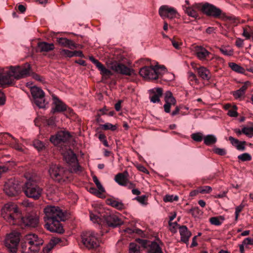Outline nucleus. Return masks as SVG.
I'll use <instances>...</instances> for the list:
<instances>
[{
    "label": "nucleus",
    "instance_id": "3",
    "mask_svg": "<svg viewBox=\"0 0 253 253\" xmlns=\"http://www.w3.org/2000/svg\"><path fill=\"white\" fill-rule=\"evenodd\" d=\"M43 241L35 234H29L25 236L24 241L21 243L22 253H36L40 250Z\"/></svg>",
    "mask_w": 253,
    "mask_h": 253
},
{
    "label": "nucleus",
    "instance_id": "45",
    "mask_svg": "<svg viewBox=\"0 0 253 253\" xmlns=\"http://www.w3.org/2000/svg\"><path fill=\"white\" fill-rule=\"evenodd\" d=\"M198 188L200 193L202 194L209 193L212 191L211 187L209 186H201L199 187Z\"/></svg>",
    "mask_w": 253,
    "mask_h": 253
},
{
    "label": "nucleus",
    "instance_id": "53",
    "mask_svg": "<svg viewBox=\"0 0 253 253\" xmlns=\"http://www.w3.org/2000/svg\"><path fill=\"white\" fill-rule=\"evenodd\" d=\"M81 171H82V168L78 164L72 167L71 169V172H74L76 173H80Z\"/></svg>",
    "mask_w": 253,
    "mask_h": 253
},
{
    "label": "nucleus",
    "instance_id": "10",
    "mask_svg": "<svg viewBox=\"0 0 253 253\" xmlns=\"http://www.w3.org/2000/svg\"><path fill=\"white\" fill-rule=\"evenodd\" d=\"M14 78L16 80H19L22 78H26L30 75L31 70V67L30 64L26 63L21 66H11L9 67Z\"/></svg>",
    "mask_w": 253,
    "mask_h": 253
},
{
    "label": "nucleus",
    "instance_id": "34",
    "mask_svg": "<svg viewBox=\"0 0 253 253\" xmlns=\"http://www.w3.org/2000/svg\"><path fill=\"white\" fill-rule=\"evenodd\" d=\"M97 68L100 71V74L103 77H110L113 75L112 72L107 69L102 63Z\"/></svg>",
    "mask_w": 253,
    "mask_h": 253
},
{
    "label": "nucleus",
    "instance_id": "16",
    "mask_svg": "<svg viewBox=\"0 0 253 253\" xmlns=\"http://www.w3.org/2000/svg\"><path fill=\"white\" fill-rule=\"evenodd\" d=\"M71 135L67 131H59L55 135H52L50 137V141L55 145L65 142L69 140Z\"/></svg>",
    "mask_w": 253,
    "mask_h": 253
},
{
    "label": "nucleus",
    "instance_id": "55",
    "mask_svg": "<svg viewBox=\"0 0 253 253\" xmlns=\"http://www.w3.org/2000/svg\"><path fill=\"white\" fill-rule=\"evenodd\" d=\"M233 95L236 99H239L241 97L245 95V94L243 93L242 91H240L239 89H238L235 92H234Z\"/></svg>",
    "mask_w": 253,
    "mask_h": 253
},
{
    "label": "nucleus",
    "instance_id": "6",
    "mask_svg": "<svg viewBox=\"0 0 253 253\" xmlns=\"http://www.w3.org/2000/svg\"><path fill=\"white\" fill-rule=\"evenodd\" d=\"M48 172L52 179L59 183L65 182L69 178L70 172L59 165L51 164Z\"/></svg>",
    "mask_w": 253,
    "mask_h": 253
},
{
    "label": "nucleus",
    "instance_id": "58",
    "mask_svg": "<svg viewBox=\"0 0 253 253\" xmlns=\"http://www.w3.org/2000/svg\"><path fill=\"white\" fill-rule=\"evenodd\" d=\"M220 51L222 54L225 55L231 56L232 55L233 52L231 50H228L227 49L225 48H220Z\"/></svg>",
    "mask_w": 253,
    "mask_h": 253
},
{
    "label": "nucleus",
    "instance_id": "61",
    "mask_svg": "<svg viewBox=\"0 0 253 253\" xmlns=\"http://www.w3.org/2000/svg\"><path fill=\"white\" fill-rule=\"evenodd\" d=\"M32 76L33 78L37 81H38L40 82H42L43 81V77H42V76H41L40 75H39L37 74L33 73Z\"/></svg>",
    "mask_w": 253,
    "mask_h": 253
},
{
    "label": "nucleus",
    "instance_id": "37",
    "mask_svg": "<svg viewBox=\"0 0 253 253\" xmlns=\"http://www.w3.org/2000/svg\"><path fill=\"white\" fill-rule=\"evenodd\" d=\"M100 127L101 129L107 130H111L112 131H115L117 127L116 125H113L110 123H106L104 125H101Z\"/></svg>",
    "mask_w": 253,
    "mask_h": 253
},
{
    "label": "nucleus",
    "instance_id": "51",
    "mask_svg": "<svg viewBox=\"0 0 253 253\" xmlns=\"http://www.w3.org/2000/svg\"><path fill=\"white\" fill-rule=\"evenodd\" d=\"M210 221L212 225L219 226L221 224V222L217 217H212L210 218Z\"/></svg>",
    "mask_w": 253,
    "mask_h": 253
},
{
    "label": "nucleus",
    "instance_id": "4",
    "mask_svg": "<svg viewBox=\"0 0 253 253\" xmlns=\"http://www.w3.org/2000/svg\"><path fill=\"white\" fill-rule=\"evenodd\" d=\"M102 211L103 210L100 209L98 210H95L94 213L92 211L90 212V220L94 223L101 224V218L103 217L107 225L113 228H115L123 224V222L118 216L114 214L102 215L101 213Z\"/></svg>",
    "mask_w": 253,
    "mask_h": 253
},
{
    "label": "nucleus",
    "instance_id": "1",
    "mask_svg": "<svg viewBox=\"0 0 253 253\" xmlns=\"http://www.w3.org/2000/svg\"><path fill=\"white\" fill-rule=\"evenodd\" d=\"M1 215L9 224L19 226L22 228H35L38 226L39 222V216L37 215L23 216L17 206L13 203H8L4 205L1 210Z\"/></svg>",
    "mask_w": 253,
    "mask_h": 253
},
{
    "label": "nucleus",
    "instance_id": "19",
    "mask_svg": "<svg viewBox=\"0 0 253 253\" xmlns=\"http://www.w3.org/2000/svg\"><path fill=\"white\" fill-rule=\"evenodd\" d=\"M182 7L186 14L195 18L198 17V11H201L200 3H196L191 6L183 5Z\"/></svg>",
    "mask_w": 253,
    "mask_h": 253
},
{
    "label": "nucleus",
    "instance_id": "57",
    "mask_svg": "<svg viewBox=\"0 0 253 253\" xmlns=\"http://www.w3.org/2000/svg\"><path fill=\"white\" fill-rule=\"evenodd\" d=\"M136 241L141 244L143 248H146L147 247V243L148 241L147 240L138 238L136 239Z\"/></svg>",
    "mask_w": 253,
    "mask_h": 253
},
{
    "label": "nucleus",
    "instance_id": "42",
    "mask_svg": "<svg viewBox=\"0 0 253 253\" xmlns=\"http://www.w3.org/2000/svg\"><path fill=\"white\" fill-rule=\"evenodd\" d=\"M60 54L61 56L64 57L71 58L73 57V51L69 50L68 49H63L60 50Z\"/></svg>",
    "mask_w": 253,
    "mask_h": 253
},
{
    "label": "nucleus",
    "instance_id": "56",
    "mask_svg": "<svg viewBox=\"0 0 253 253\" xmlns=\"http://www.w3.org/2000/svg\"><path fill=\"white\" fill-rule=\"evenodd\" d=\"M242 36L245 37L247 40L251 39L252 37L251 31L250 32H248L246 28H244Z\"/></svg>",
    "mask_w": 253,
    "mask_h": 253
},
{
    "label": "nucleus",
    "instance_id": "44",
    "mask_svg": "<svg viewBox=\"0 0 253 253\" xmlns=\"http://www.w3.org/2000/svg\"><path fill=\"white\" fill-rule=\"evenodd\" d=\"M178 200V197L177 196H173L170 195H167L164 198V201L165 202H172L173 201H177Z\"/></svg>",
    "mask_w": 253,
    "mask_h": 253
},
{
    "label": "nucleus",
    "instance_id": "54",
    "mask_svg": "<svg viewBox=\"0 0 253 253\" xmlns=\"http://www.w3.org/2000/svg\"><path fill=\"white\" fill-rule=\"evenodd\" d=\"M188 78L190 81L195 82V83H198V80L195 74L191 72H189L188 73Z\"/></svg>",
    "mask_w": 253,
    "mask_h": 253
},
{
    "label": "nucleus",
    "instance_id": "36",
    "mask_svg": "<svg viewBox=\"0 0 253 253\" xmlns=\"http://www.w3.org/2000/svg\"><path fill=\"white\" fill-rule=\"evenodd\" d=\"M50 241L54 246L56 245H59L61 246L67 245V241L65 238L54 237L52 238Z\"/></svg>",
    "mask_w": 253,
    "mask_h": 253
},
{
    "label": "nucleus",
    "instance_id": "31",
    "mask_svg": "<svg viewBox=\"0 0 253 253\" xmlns=\"http://www.w3.org/2000/svg\"><path fill=\"white\" fill-rule=\"evenodd\" d=\"M153 92L155 93L150 97V100L153 103L159 102L160 97L163 94V89L161 88H156L153 89Z\"/></svg>",
    "mask_w": 253,
    "mask_h": 253
},
{
    "label": "nucleus",
    "instance_id": "9",
    "mask_svg": "<svg viewBox=\"0 0 253 253\" xmlns=\"http://www.w3.org/2000/svg\"><path fill=\"white\" fill-rule=\"evenodd\" d=\"M20 234L16 231H13L8 234L5 239V247L11 253H16L17 247L20 241Z\"/></svg>",
    "mask_w": 253,
    "mask_h": 253
},
{
    "label": "nucleus",
    "instance_id": "63",
    "mask_svg": "<svg viewBox=\"0 0 253 253\" xmlns=\"http://www.w3.org/2000/svg\"><path fill=\"white\" fill-rule=\"evenodd\" d=\"M89 59L93 64L95 65L96 67H97L101 63L98 60L95 59L93 56H90Z\"/></svg>",
    "mask_w": 253,
    "mask_h": 253
},
{
    "label": "nucleus",
    "instance_id": "59",
    "mask_svg": "<svg viewBox=\"0 0 253 253\" xmlns=\"http://www.w3.org/2000/svg\"><path fill=\"white\" fill-rule=\"evenodd\" d=\"M243 244L245 245H253V238H247L244 240L243 241Z\"/></svg>",
    "mask_w": 253,
    "mask_h": 253
},
{
    "label": "nucleus",
    "instance_id": "35",
    "mask_svg": "<svg viewBox=\"0 0 253 253\" xmlns=\"http://www.w3.org/2000/svg\"><path fill=\"white\" fill-rule=\"evenodd\" d=\"M216 141V137L213 134H208L204 137V143L207 146L214 144Z\"/></svg>",
    "mask_w": 253,
    "mask_h": 253
},
{
    "label": "nucleus",
    "instance_id": "14",
    "mask_svg": "<svg viewBox=\"0 0 253 253\" xmlns=\"http://www.w3.org/2000/svg\"><path fill=\"white\" fill-rule=\"evenodd\" d=\"M20 186L17 181L10 179L8 180L4 185L3 190L9 196H14L20 191Z\"/></svg>",
    "mask_w": 253,
    "mask_h": 253
},
{
    "label": "nucleus",
    "instance_id": "29",
    "mask_svg": "<svg viewBox=\"0 0 253 253\" xmlns=\"http://www.w3.org/2000/svg\"><path fill=\"white\" fill-rule=\"evenodd\" d=\"M107 203L108 205H110L119 210H122L125 209L124 204L120 200L108 199L107 200Z\"/></svg>",
    "mask_w": 253,
    "mask_h": 253
},
{
    "label": "nucleus",
    "instance_id": "32",
    "mask_svg": "<svg viewBox=\"0 0 253 253\" xmlns=\"http://www.w3.org/2000/svg\"><path fill=\"white\" fill-rule=\"evenodd\" d=\"M148 253H163L159 245L156 242H151L149 245Z\"/></svg>",
    "mask_w": 253,
    "mask_h": 253
},
{
    "label": "nucleus",
    "instance_id": "43",
    "mask_svg": "<svg viewBox=\"0 0 253 253\" xmlns=\"http://www.w3.org/2000/svg\"><path fill=\"white\" fill-rule=\"evenodd\" d=\"M242 131L243 133L250 137H252L253 136V127H244L242 129Z\"/></svg>",
    "mask_w": 253,
    "mask_h": 253
},
{
    "label": "nucleus",
    "instance_id": "28",
    "mask_svg": "<svg viewBox=\"0 0 253 253\" xmlns=\"http://www.w3.org/2000/svg\"><path fill=\"white\" fill-rule=\"evenodd\" d=\"M199 76L205 80L209 81L211 78L210 71L206 67L201 66L197 69Z\"/></svg>",
    "mask_w": 253,
    "mask_h": 253
},
{
    "label": "nucleus",
    "instance_id": "2",
    "mask_svg": "<svg viewBox=\"0 0 253 253\" xmlns=\"http://www.w3.org/2000/svg\"><path fill=\"white\" fill-rule=\"evenodd\" d=\"M44 220L45 222L44 227L52 232L62 234L64 232L62 221L66 219L63 211L58 206L47 205L44 208Z\"/></svg>",
    "mask_w": 253,
    "mask_h": 253
},
{
    "label": "nucleus",
    "instance_id": "23",
    "mask_svg": "<svg viewBox=\"0 0 253 253\" xmlns=\"http://www.w3.org/2000/svg\"><path fill=\"white\" fill-rule=\"evenodd\" d=\"M128 173L127 171L122 173H119L115 177V181L120 185L126 186L128 182L127 177Z\"/></svg>",
    "mask_w": 253,
    "mask_h": 253
},
{
    "label": "nucleus",
    "instance_id": "17",
    "mask_svg": "<svg viewBox=\"0 0 253 253\" xmlns=\"http://www.w3.org/2000/svg\"><path fill=\"white\" fill-rule=\"evenodd\" d=\"M159 13L163 18H168L172 19L176 17L177 12L174 8L164 5L159 8Z\"/></svg>",
    "mask_w": 253,
    "mask_h": 253
},
{
    "label": "nucleus",
    "instance_id": "62",
    "mask_svg": "<svg viewBox=\"0 0 253 253\" xmlns=\"http://www.w3.org/2000/svg\"><path fill=\"white\" fill-rule=\"evenodd\" d=\"M146 197L145 195H142L141 196H137L135 198V199L136 200L140 203H144L145 201Z\"/></svg>",
    "mask_w": 253,
    "mask_h": 253
},
{
    "label": "nucleus",
    "instance_id": "7",
    "mask_svg": "<svg viewBox=\"0 0 253 253\" xmlns=\"http://www.w3.org/2000/svg\"><path fill=\"white\" fill-rule=\"evenodd\" d=\"M160 69L165 70L166 68L164 66L157 65L150 66H146L140 69L139 74L143 78L147 80H157L161 75Z\"/></svg>",
    "mask_w": 253,
    "mask_h": 253
},
{
    "label": "nucleus",
    "instance_id": "22",
    "mask_svg": "<svg viewBox=\"0 0 253 253\" xmlns=\"http://www.w3.org/2000/svg\"><path fill=\"white\" fill-rule=\"evenodd\" d=\"M194 51L197 58L201 61L208 60L211 53L205 47L201 45H197L194 47Z\"/></svg>",
    "mask_w": 253,
    "mask_h": 253
},
{
    "label": "nucleus",
    "instance_id": "27",
    "mask_svg": "<svg viewBox=\"0 0 253 253\" xmlns=\"http://www.w3.org/2000/svg\"><path fill=\"white\" fill-rule=\"evenodd\" d=\"M57 42L60 45L63 46L68 47L71 49L77 47V45L73 41L68 39L67 38H57Z\"/></svg>",
    "mask_w": 253,
    "mask_h": 253
},
{
    "label": "nucleus",
    "instance_id": "41",
    "mask_svg": "<svg viewBox=\"0 0 253 253\" xmlns=\"http://www.w3.org/2000/svg\"><path fill=\"white\" fill-rule=\"evenodd\" d=\"M191 138L196 142H201L203 138V135L201 132H196L191 134Z\"/></svg>",
    "mask_w": 253,
    "mask_h": 253
},
{
    "label": "nucleus",
    "instance_id": "47",
    "mask_svg": "<svg viewBox=\"0 0 253 253\" xmlns=\"http://www.w3.org/2000/svg\"><path fill=\"white\" fill-rule=\"evenodd\" d=\"M54 247V246L50 241V242L43 248L42 252L43 253H50Z\"/></svg>",
    "mask_w": 253,
    "mask_h": 253
},
{
    "label": "nucleus",
    "instance_id": "64",
    "mask_svg": "<svg viewBox=\"0 0 253 253\" xmlns=\"http://www.w3.org/2000/svg\"><path fill=\"white\" fill-rule=\"evenodd\" d=\"M169 40H170L171 42V43H172V45L173 46V47L177 49H178L180 48V44H179V43L175 41L174 40L172 39H169Z\"/></svg>",
    "mask_w": 253,
    "mask_h": 253
},
{
    "label": "nucleus",
    "instance_id": "48",
    "mask_svg": "<svg viewBox=\"0 0 253 253\" xmlns=\"http://www.w3.org/2000/svg\"><path fill=\"white\" fill-rule=\"evenodd\" d=\"M237 107L236 105L233 106V108L229 110L228 112V115L231 117H236L238 116V113L237 112Z\"/></svg>",
    "mask_w": 253,
    "mask_h": 253
},
{
    "label": "nucleus",
    "instance_id": "12",
    "mask_svg": "<svg viewBox=\"0 0 253 253\" xmlns=\"http://www.w3.org/2000/svg\"><path fill=\"white\" fill-rule=\"evenodd\" d=\"M201 11L208 16L217 18L221 14V10L208 2L203 4L200 3Z\"/></svg>",
    "mask_w": 253,
    "mask_h": 253
},
{
    "label": "nucleus",
    "instance_id": "5",
    "mask_svg": "<svg viewBox=\"0 0 253 253\" xmlns=\"http://www.w3.org/2000/svg\"><path fill=\"white\" fill-rule=\"evenodd\" d=\"M22 190L25 195L34 200L39 199L42 193V189L33 178H29L24 184Z\"/></svg>",
    "mask_w": 253,
    "mask_h": 253
},
{
    "label": "nucleus",
    "instance_id": "33",
    "mask_svg": "<svg viewBox=\"0 0 253 253\" xmlns=\"http://www.w3.org/2000/svg\"><path fill=\"white\" fill-rule=\"evenodd\" d=\"M228 66L232 70L235 72L240 74H245V69L235 63L229 62L228 63Z\"/></svg>",
    "mask_w": 253,
    "mask_h": 253
},
{
    "label": "nucleus",
    "instance_id": "21",
    "mask_svg": "<svg viewBox=\"0 0 253 253\" xmlns=\"http://www.w3.org/2000/svg\"><path fill=\"white\" fill-rule=\"evenodd\" d=\"M165 101L166 103L164 105V110L166 113H169L171 106L174 105L176 102L171 91H167L166 92Z\"/></svg>",
    "mask_w": 253,
    "mask_h": 253
},
{
    "label": "nucleus",
    "instance_id": "60",
    "mask_svg": "<svg viewBox=\"0 0 253 253\" xmlns=\"http://www.w3.org/2000/svg\"><path fill=\"white\" fill-rule=\"evenodd\" d=\"M244 41L241 38H237L235 44L236 45L239 47H242L243 46Z\"/></svg>",
    "mask_w": 253,
    "mask_h": 253
},
{
    "label": "nucleus",
    "instance_id": "11",
    "mask_svg": "<svg viewBox=\"0 0 253 253\" xmlns=\"http://www.w3.org/2000/svg\"><path fill=\"white\" fill-rule=\"evenodd\" d=\"M30 91L35 104L40 108H44L47 103L45 102L43 91L36 86H32Z\"/></svg>",
    "mask_w": 253,
    "mask_h": 253
},
{
    "label": "nucleus",
    "instance_id": "20",
    "mask_svg": "<svg viewBox=\"0 0 253 253\" xmlns=\"http://www.w3.org/2000/svg\"><path fill=\"white\" fill-rule=\"evenodd\" d=\"M6 135H8L11 137L12 141L10 142V145L12 148L20 152L23 151L22 145L19 143L17 139L8 133H0V144H3L4 142L3 140L6 139Z\"/></svg>",
    "mask_w": 253,
    "mask_h": 253
},
{
    "label": "nucleus",
    "instance_id": "15",
    "mask_svg": "<svg viewBox=\"0 0 253 253\" xmlns=\"http://www.w3.org/2000/svg\"><path fill=\"white\" fill-rule=\"evenodd\" d=\"M109 67L115 72L126 76H131L133 70L127 67L125 65L113 61L109 64Z\"/></svg>",
    "mask_w": 253,
    "mask_h": 253
},
{
    "label": "nucleus",
    "instance_id": "26",
    "mask_svg": "<svg viewBox=\"0 0 253 253\" xmlns=\"http://www.w3.org/2000/svg\"><path fill=\"white\" fill-rule=\"evenodd\" d=\"M38 48L40 52H47L54 49V45L52 43L42 42L38 43Z\"/></svg>",
    "mask_w": 253,
    "mask_h": 253
},
{
    "label": "nucleus",
    "instance_id": "40",
    "mask_svg": "<svg viewBox=\"0 0 253 253\" xmlns=\"http://www.w3.org/2000/svg\"><path fill=\"white\" fill-rule=\"evenodd\" d=\"M33 145L38 151L42 150L45 147L44 143L39 140L34 141Z\"/></svg>",
    "mask_w": 253,
    "mask_h": 253
},
{
    "label": "nucleus",
    "instance_id": "18",
    "mask_svg": "<svg viewBox=\"0 0 253 253\" xmlns=\"http://www.w3.org/2000/svg\"><path fill=\"white\" fill-rule=\"evenodd\" d=\"M52 99L53 100V106L52 107L51 110V113L54 114L57 112H62L67 110V106L56 96L53 95Z\"/></svg>",
    "mask_w": 253,
    "mask_h": 253
},
{
    "label": "nucleus",
    "instance_id": "39",
    "mask_svg": "<svg viewBox=\"0 0 253 253\" xmlns=\"http://www.w3.org/2000/svg\"><path fill=\"white\" fill-rule=\"evenodd\" d=\"M238 159L243 162H246L251 161L252 158L250 154L245 153L239 155L238 156Z\"/></svg>",
    "mask_w": 253,
    "mask_h": 253
},
{
    "label": "nucleus",
    "instance_id": "8",
    "mask_svg": "<svg viewBox=\"0 0 253 253\" xmlns=\"http://www.w3.org/2000/svg\"><path fill=\"white\" fill-rule=\"evenodd\" d=\"M98 236V234L93 231L84 232L81 235L82 242L87 249H95L99 246Z\"/></svg>",
    "mask_w": 253,
    "mask_h": 253
},
{
    "label": "nucleus",
    "instance_id": "24",
    "mask_svg": "<svg viewBox=\"0 0 253 253\" xmlns=\"http://www.w3.org/2000/svg\"><path fill=\"white\" fill-rule=\"evenodd\" d=\"M179 233L181 236V241L184 243L187 244L189 238L192 235L191 232L188 230L186 226H181L179 227Z\"/></svg>",
    "mask_w": 253,
    "mask_h": 253
},
{
    "label": "nucleus",
    "instance_id": "50",
    "mask_svg": "<svg viewBox=\"0 0 253 253\" xmlns=\"http://www.w3.org/2000/svg\"><path fill=\"white\" fill-rule=\"evenodd\" d=\"M213 152L220 156H224L226 154V151L223 148H215L213 149Z\"/></svg>",
    "mask_w": 253,
    "mask_h": 253
},
{
    "label": "nucleus",
    "instance_id": "13",
    "mask_svg": "<svg viewBox=\"0 0 253 253\" xmlns=\"http://www.w3.org/2000/svg\"><path fill=\"white\" fill-rule=\"evenodd\" d=\"M14 78L13 73H11L10 69L4 70L0 69V85L2 87H5L7 86L12 85L13 84Z\"/></svg>",
    "mask_w": 253,
    "mask_h": 253
},
{
    "label": "nucleus",
    "instance_id": "49",
    "mask_svg": "<svg viewBox=\"0 0 253 253\" xmlns=\"http://www.w3.org/2000/svg\"><path fill=\"white\" fill-rule=\"evenodd\" d=\"M243 208H244V206L242 205H240L236 208L235 212V220L236 221H237L238 220L239 213L243 210Z\"/></svg>",
    "mask_w": 253,
    "mask_h": 253
},
{
    "label": "nucleus",
    "instance_id": "46",
    "mask_svg": "<svg viewBox=\"0 0 253 253\" xmlns=\"http://www.w3.org/2000/svg\"><path fill=\"white\" fill-rule=\"evenodd\" d=\"M189 212L195 217H198L202 214L201 210L198 207H194L190 210Z\"/></svg>",
    "mask_w": 253,
    "mask_h": 253
},
{
    "label": "nucleus",
    "instance_id": "25",
    "mask_svg": "<svg viewBox=\"0 0 253 253\" xmlns=\"http://www.w3.org/2000/svg\"><path fill=\"white\" fill-rule=\"evenodd\" d=\"M229 140L231 144L236 147V148L239 151H244L246 149L245 145L246 142L245 141H240L238 139L234 138L232 136L229 137Z\"/></svg>",
    "mask_w": 253,
    "mask_h": 253
},
{
    "label": "nucleus",
    "instance_id": "30",
    "mask_svg": "<svg viewBox=\"0 0 253 253\" xmlns=\"http://www.w3.org/2000/svg\"><path fill=\"white\" fill-rule=\"evenodd\" d=\"M64 158L66 162L70 165L75 164L77 162V156L72 151L65 153L64 154Z\"/></svg>",
    "mask_w": 253,
    "mask_h": 253
},
{
    "label": "nucleus",
    "instance_id": "38",
    "mask_svg": "<svg viewBox=\"0 0 253 253\" xmlns=\"http://www.w3.org/2000/svg\"><path fill=\"white\" fill-rule=\"evenodd\" d=\"M93 181L96 184V187H97L100 194L105 192L104 188H103L101 183L100 182L99 180L96 176H94L93 177Z\"/></svg>",
    "mask_w": 253,
    "mask_h": 253
},
{
    "label": "nucleus",
    "instance_id": "52",
    "mask_svg": "<svg viewBox=\"0 0 253 253\" xmlns=\"http://www.w3.org/2000/svg\"><path fill=\"white\" fill-rule=\"evenodd\" d=\"M136 251H139V247L134 243H130L129 245V253Z\"/></svg>",
    "mask_w": 253,
    "mask_h": 253
}]
</instances>
